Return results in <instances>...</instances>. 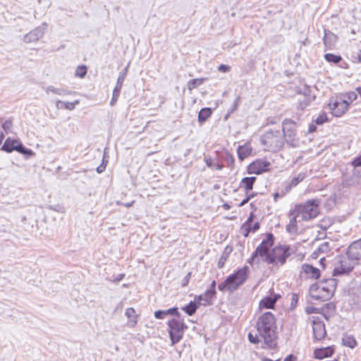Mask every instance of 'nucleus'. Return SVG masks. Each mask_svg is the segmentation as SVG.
<instances>
[{"instance_id":"1","label":"nucleus","mask_w":361,"mask_h":361,"mask_svg":"<svg viewBox=\"0 0 361 361\" xmlns=\"http://www.w3.org/2000/svg\"><path fill=\"white\" fill-rule=\"evenodd\" d=\"M274 236L271 233L267 235L266 238L263 239L262 243L257 247L255 252H252L251 257L247 260L250 264L253 263L259 264L258 259L260 257L262 261L268 264L279 263L283 265L286 263L287 258L290 255V247L287 245H279L274 247L271 251L270 248L274 245Z\"/></svg>"},{"instance_id":"2","label":"nucleus","mask_w":361,"mask_h":361,"mask_svg":"<svg viewBox=\"0 0 361 361\" xmlns=\"http://www.w3.org/2000/svg\"><path fill=\"white\" fill-rule=\"evenodd\" d=\"M257 330L259 338L267 347L273 348L276 345V326L275 318L271 312H267L258 318Z\"/></svg>"},{"instance_id":"3","label":"nucleus","mask_w":361,"mask_h":361,"mask_svg":"<svg viewBox=\"0 0 361 361\" xmlns=\"http://www.w3.org/2000/svg\"><path fill=\"white\" fill-rule=\"evenodd\" d=\"M336 286V282L334 279L315 283L310 288V297L317 300L326 301L334 295Z\"/></svg>"},{"instance_id":"4","label":"nucleus","mask_w":361,"mask_h":361,"mask_svg":"<svg viewBox=\"0 0 361 361\" xmlns=\"http://www.w3.org/2000/svg\"><path fill=\"white\" fill-rule=\"evenodd\" d=\"M260 142L264 150L276 152L284 145L283 135L279 130H267L260 137Z\"/></svg>"},{"instance_id":"5","label":"nucleus","mask_w":361,"mask_h":361,"mask_svg":"<svg viewBox=\"0 0 361 361\" xmlns=\"http://www.w3.org/2000/svg\"><path fill=\"white\" fill-rule=\"evenodd\" d=\"M318 199L308 200L303 204H297L293 209L295 214H298L302 221H309L317 216L319 212V204Z\"/></svg>"},{"instance_id":"6","label":"nucleus","mask_w":361,"mask_h":361,"mask_svg":"<svg viewBox=\"0 0 361 361\" xmlns=\"http://www.w3.org/2000/svg\"><path fill=\"white\" fill-rule=\"evenodd\" d=\"M168 326L171 345H173L182 339L184 331L187 326L183 320L177 319L169 320L168 322Z\"/></svg>"},{"instance_id":"7","label":"nucleus","mask_w":361,"mask_h":361,"mask_svg":"<svg viewBox=\"0 0 361 361\" xmlns=\"http://www.w3.org/2000/svg\"><path fill=\"white\" fill-rule=\"evenodd\" d=\"M282 135H283V140L286 142L287 145L292 147H295L298 145V140L295 139V123L290 119H285L282 123Z\"/></svg>"},{"instance_id":"8","label":"nucleus","mask_w":361,"mask_h":361,"mask_svg":"<svg viewBox=\"0 0 361 361\" xmlns=\"http://www.w3.org/2000/svg\"><path fill=\"white\" fill-rule=\"evenodd\" d=\"M1 149L8 153L16 151L27 156H32L35 154L32 149L25 148L19 140L13 139L10 137L5 140Z\"/></svg>"},{"instance_id":"9","label":"nucleus","mask_w":361,"mask_h":361,"mask_svg":"<svg viewBox=\"0 0 361 361\" xmlns=\"http://www.w3.org/2000/svg\"><path fill=\"white\" fill-rule=\"evenodd\" d=\"M247 267H244L227 277V290L233 291L242 285L247 279Z\"/></svg>"},{"instance_id":"10","label":"nucleus","mask_w":361,"mask_h":361,"mask_svg":"<svg viewBox=\"0 0 361 361\" xmlns=\"http://www.w3.org/2000/svg\"><path fill=\"white\" fill-rule=\"evenodd\" d=\"M328 105L331 114L336 117H340L348 110L349 103L344 99L334 100L331 98Z\"/></svg>"},{"instance_id":"11","label":"nucleus","mask_w":361,"mask_h":361,"mask_svg":"<svg viewBox=\"0 0 361 361\" xmlns=\"http://www.w3.org/2000/svg\"><path fill=\"white\" fill-rule=\"evenodd\" d=\"M349 257H342L336 263L334 271V276H338L350 272L353 267L349 263Z\"/></svg>"},{"instance_id":"12","label":"nucleus","mask_w":361,"mask_h":361,"mask_svg":"<svg viewBox=\"0 0 361 361\" xmlns=\"http://www.w3.org/2000/svg\"><path fill=\"white\" fill-rule=\"evenodd\" d=\"M270 164V162L265 159H257L249 165L248 173L260 174L263 172L268 171Z\"/></svg>"},{"instance_id":"13","label":"nucleus","mask_w":361,"mask_h":361,"mask_svg":"<svg viewBox=\"0 0 361 361\" xmlns=\"http://www.w3.org/2000/svg\"><path fill=\"white\" fill-rule=\"evenodd\" d=\"M347 255L349 258L358 260L361 258V239L353 242L348 247Z\"/></svg>"},{"instance_id":"14","label":"nucleus","mask_w":361,"mask_h":361,"mask_svg":"<svg viewBox=\"0 0 361 361\" xmlns=\"http://www.w3.org/2000/svg\"><path fill=\"white\" fill-rule=\"evenodd\" d=\"M312 329L314 337L317 341H320L324 338L326 334L325 325L322 322L313 321Z\"/></svg>"},{"instance_id":"15","label":"nucleus","mask_w":361,"mask_h":361,"mask_svg":"<svg viewBox=\"0 0 361 361\" xmlns=\"http://www.w3.org/2000/svg\"><path fill=\"white\" fill-rule=\"evenodd\" d=\"M338 37L329 30L324 29V44L326 49H334Z\"/></svg>"},{"instance_id":"16","label":"nucleus","mask_w":361,"mask_h":361,"mask_svg":"<svg viewBox=\"0 0 361 361\" xmlns=\"http://www.w3.org/2000/svg\"><path fill=\"white\" fill-rule=\"evenodd\" d=\"M303 272L307 275L308 277L314 279H317L320 276V271L319 269L313 267L309 264H304L302 266Z\"/></svg>"},{"instance_id":"17","label":"nucleus","mask_w":361,"mask_h":361,"mask_svg":"<svg viewBox=\"0 0 361 361\" xmlns=\"http://www.w3.org/2000/svg\"><path fill=\"white\" fill-rule=\"evenodd\" d=\"M125 315L128 318L127 325L131 328L135 327L137 324L138 315L134 308L128 307L125 311Z\"/></svg>"},{"instance_id":"18","label":"nucleus","mask_w":361,"mask_h":361,"mask_svg":"<svg viewBox=\"0 0 361 361\" xmlns=\"http://www.w3.org/2000/svg\"><path fill=\"white\" fill-rule=\"evenodd\" d=\"M289 216L291 217L288 225L286 226V231L290 233H295L298 231L297 218L300 217L298 214H295V210H290Z\"/></svg>"},{"instance_id":"19","label":"nucleus","mask_w":361,"mask_h":361,"mask_svg":"<svg viewBox=\"0 0 361 361\" xmlns=\"http://www.w3.org/2000/svg\"><path fill=\"white\" fill-rule=\"evenodd\" d=\"M215 285L216 283L214 281L211 284V288L207 290L204 295H200L197 298V300L200 302L202 300H205L207 303L209 304L210 300L214 297L216 294Z\"/></svg>"},{"instance_id":"20","label":"nucleus","mask_w":361,"mask_h":361,"mask_svg":"<svg viewBox=\"0 0 361 361\" xmlns=\"http://www.w3.org/2000/svg\"><path fill=\"white\" fill-rule=\"evenodd\" d=\"M334 350L331 347L317 348L314 350V356L317 359H323L333 355Z\"/></svg>"},{"instance_id":"21","label":"nucleus","mask_w":361,"mask_h":361,"mask_svg":"<svg viewBox=\"0 0 361 361\" xmlns=\"http://www.w3.org/2000/svg\"><path fill=\"white\" fill-rule=\"evenodd\" d=\"M252 214L250 215V216L247 219L245 224V233L244 234V236L247 237L249 235L250 232H255L259 228V223L258 221L255 222L253 224H252Z\"/></svg>"},{"instance_id":"22","label":"nucleus","mask_w":361,"mask_h":361,"mask_svg":"<svg viewBox=\"0 0 361 361\" xmlns=\"http://www.w3.org/2000/svg\"><path fill=\"white\" fill-rule=\"evenodd\" d=\"M306 177V173H300L293 177L288 185H286L285 189L288 192L293 187H295L299 183L302 181Z\"/></svg>"},{"instance_id":"23","label":"nucleus","mask_w":361,"mask_h":361,"mask_svg":"<svg viewBox=\"0 0 361 361\" xmlns=\"http://www.w3.org/2000/svg\"><path fill=\"white\" fill-rule=\"evenodd\" d=\"M80 103L79 100H75L73 102L58 101L56 102V107L59 109H67L72 111L75 109V106Z\"/></svg>"},{"instance_id":"24","label":"nucleus","mask_w":361,"mask_h":361,"mask_svg":"<svg viewBox=\"0 0 361 361\" xmlns=\"http://www.w3.org/2000/svg\"><path fill=\"white\" fill-rule=\"evenodd\" d=\"M330 250V244L329 242L322 243L312 254V257L317 259L320 253H326Z\"/></svg>"},{"instance_id":"25","label":"nucleus","mask_w":361,"mask_h":361,"mask_svg":"<svg viewBox=\"0 0 361 361\" xmlns=\"http://www.w3.org/2000/svg\"><path fill=\"white\" fill-rule=\"evenodd\" d=\"M342 343L343 345L354 348L357 345V341L353 336L345 334L342 338Z\"/></svg>"},{"instance_id":"26","label":"nucleus","mask_w":361,"mask_h":361,"mask_svg":"<svg viewBox=\"0 0 361 361\" xmlns=\"http://www.w3.org/2000/svg\"><path fill=\"white\" fill-rule=\"evenodd\" d=\"M206 80L207 78H195L190 80L187 83L188 90L192 91L194 89L197 88L201 85H202Z\"/></svg>"},{"instance_id":"27","label":"nucleus","mask_w":361,"mask_h":361,"mask_svg":"<svg viewBox=\"0 0 361 361\" xmlns=\"http://www.w3.org/2000/svg\"><path fill=\"white\" fill-rule=\"evenodd\" d=\"M212 110L211 108H203L198 114V121L200 123L205 122L211 116Z\"/></svg>"},{"instance_id":"28","label":"nucleus","mask_w":361,"mask_h":361,"mask_svg":"<svg viewBox=\"0 0 361 361\" xmlns=\"http://www.w3.org/2000/svg\"><path fill=\"white\" fill-rule=\"evenodd\" d=\"M256 180V177H245L243 178L241 181V188H243L244 190L247 192V190H250L252 189L253 184Z\"/></svg>"},{"instance_id":"29","label":"nucleus","mask_w":361,"mask_h":361,"mask_svg":"<svg viewBox=\"0 0 361 361\" xmlns=\"http://www.w3.org/2000/svg\"><path fill=\"white\" fill-rule=\"evenodd\" d=\"M276 302V297H275V298L267 297L260 301L259 306L261 307L271 309V308L274 307Z\"/></svg>"},{"instance_id":"30","label":"nucleus","mask_w":361,"mask_h":361,"mask_svg":"<svg viewBox=\"0 0 361 361\" xmlns=\"http://www.w3.org/2000/svg\"><path fill=\"white\" fill-rule=\"evenodd\" d=\"M252 152V149L248 147L238 146V154L240 160H243L245 157L249 156Z\"/></svg>"},{"instance_id":"31","label":"nucleus","mask_w":361,"mask_h":361,"mask_svg":"<svg viewBox=\"0 0 361 361\" xmlns=\"http://www.w3.org/2000/svg\"><path fill=\"white\" fill-rule=\"evenodd\" d=\"M197 305L195 302L191 301L188 305L183 307L182 310L188 315L191 316L194 314L196 312V310L197 308Z\"/></svg>"},{"instance_id":"32","label":"nucleus","mask_w":361,"mask_h":361,"mask_svg":"<svg viewBox=\"0 0 361 361\" xmlns=\"http://www.w3.org/2000/svg\"><path fill=\"white\" fill-rule=\"evenodd\" d=\"M312 98L307 96V92H305V98L303 100L300 101L298 106L297 109L300 111H303L311 102Z\"/></svg>"},{"instance_id":"33","label":"nucleus","mask_w":361,"mask_h":361,"mask_svg":"<svg viewBox=\"0 0 361 361\" xmlns=\"http://www.w3.org/2000/svg\"><path fill=\"white\" fill-rule=\"evenodd\" d=\"M324 59L328 62L333 63H335V64H337L340 61H342V58H341V56L336 55V54H329H329H326L324 55Z\"/></svg>"},{"instance_id":"34","label":"nucleus","mask_w":361,"mask_h":361,"mask_svg":"<svg viewBox=\"0 0 361 361\" xmlns=\"http://www.w3.org/2000/svg\"><path fill=\"white\" fill-rule=\"evenodd\" d=\"M87 72V68L85 65L78 66L75 71V75L80 78H83Z\"/></svg>"},{"instance_id":"35","label":"nucleus","mask_w":361,"mask_h":361,"mask_svg":"<svg viewBox=\"0 0 361 361\" xmlns=\"http://www.w3.org/2000/svg\"><path fill=\"white\" fill-rule=\"evenodd\" d=\"M328 118H327V116L326 115V114H322L321 115H319L315 120H314V122L316 123V124L317 125H322L323 123H324L326 121H327Z\"/></svg>"},{"instance_id":"36","label":"nucleus","mask_w":361,"mask_h":361,"mask_svg":"<svg viewBox=\"0 0 361 361\" xmlns=\"http://www.w3.org/2000/svg\"><path fill=\"white\" fill-rule=\"evenodd\" d=\"M13 122L11 120H7L2 123L3 129L7 133L11 130Z\"/></svg>"},{"instance_id":"37","label":"nucleus","mask_w":361,"mask_h":361,"mask_svg":"<svg viewBox=\"0 0 361 361\" xmlns=\"http://www.w3.org/2000/svg\"><path fill=\"white\" fill-rule=\"evenodd\" d=\"M248 340L252 343H258L260 341V338L257 334H252L251 332L248 334Z\"/></svg>"},{"instance_id":"38","label":"nucleus","mask_w":361,"mask_h":361,"mask_svg":"<svg viewBox=\"0 0 361 361\" xmlns=\"http://www.w3.org/2000/svg\"><path fill=\"white\" fill-rule=\"evenodd\" d=\"M239 99H240V97H237L235 100L233 101V103L232 104V107L231 108V109L228 111V112H227V117L228 116L229 114H231L233 113L238 107V102H239Z\"/></svg>"},{"instance_id":"39","label":"nucleus","mask_w":361,"mask_h":361,"mask_svg":"<svg viewBox=\"0 0 361 361\" xmlns=\"http://www.w3.org/2000/svg\"><path fill=\"white\" fill-rule=\"evenodd\" d=\"M121 87H122V84L121 83L120 85L117 84L116 87L114 88V92H113V96H114V97H116L115 100L118 99L119 94H120Z\"/></svg>"},{"instance_id":"40","label":"nucleus","mask_w":361,"mask_h":361,"mask_svg":"<svg viewBox=\"0 0 361 361\" xmlns=\"http://www.w3.org/2000/svg\"><path fill=\"white\" fill-rule=\"evenodd\" d=\"M165 312V314L166 315L167 314H176V315H178L179 313L178 312V308L177 307H173V308H170L167 310H164Z\"/></svg>"},{"instance_id":"41","label":"nucleus","mask_w":361,"mask_h":361,"mask_svg":"<svg viewBox=\"0 0 361 361\" xmlns=\"http://www.w3.org/2000/svg\"><path fill=\"white\" fill-rule=\"evenodd\" d=\"M166 316L164 310H158L154 312L157 319H163Z\"/></svg>"},{"instance_id":"42","label":"nucleus","mask_w":361,"mask_h":361,"mask_svg":"<svg viewBox=\"0 0 361 361\" xmlns=\"http://www.w3.org/2000/svg\"><path fill=\"white\" fill-rule=\"evenodd\" d=\"M355 167L361 166V155L355 158L352 162Z\"/></svg>"},{"instance_id":"43","label":"nucleus","mask_w":361,"mask_h":361,"mask_svg":"<svg viewBox=\"0 0 361 361\" xmlns=\"http://www.w3.org/2000/svg\"><path fill=\"white\" fill-rule=\"evenodd\" d=\"M298 301V295L294 293L292 295V300H291V305L295 306L297 302Z\"/></svg>"},{"instance_id":"44","label":"nucleus","mask_w":361,"mask_h":361,"mask_svg":"<svg viewBox=\"0 0 361 361\" xmlns=\"http://www.w3.org/2000/svg\"><path fill=\"white\" fill-rule=\"evenodd\" d=\"M347 96H348V99L350 101V102H353L354 101L355 99H356L357 98V94L353 92H349L347 94Z\"/></svg>"},{"instance_id":"45","label":"nucleus","mask_w":361,"mask_h":361,"mask_svg":"<svg viewBox=\"0 0 361 361\" xmlns=\"http://www.w3.org/2000/svg\"><path fill=\"white\" fill-rule=\"evenodd\" d=\"M317 130V126L314 123H310L308 128V133H312Z\"/></svg>"},{"instance_id":"46","label":"nucleus","mask_w":361,"mask_h":361,"mask_svg":"<svg viewBox=\"0 0 361 361\" xmlns=\"http://www.w3.org/2000/svg\"><path fill=\"white\" fill-rule=\"evenodd\" d=\"M251 196L249 195V196H247L245 198H244L241 202H240V206H243L245 204H246L250 199Z\"/></svg>"},{"instance_id":"47","label":"nucleus","mask_w":361,"mask_h":361,"mask_svg":"<svg viewBox=\"0 0 361 361\" xmlns=\"http://www.w3.org/2000/svg\"><path fill=\"white\" fill-rule=\"evenodd\" d=\"M295 357L293 355H290L284 359V361H295Z\"/></svg>"},{"instance_id":"48","label":"nucleus","mask_w":361,"mask_h":361,"mask_svg":"<svg viewBox=\"0 0 361 361\" xmlns=\"http://www.w3.org/2000/svg\"><path fill=\"white\" fill-rule=\"evenodd\" d=\"M357 61L358 62L361 63V49L359 51L357 54Z\"/></svg>"},{"instance_id":"49","label":"nucleus","mask_w":361,"mask_h":361,"mask_svg":"<svg viewBox=\"0 0 361 361\" xmlns=\"http://www.w3.org/2000/svg\"><path fill=\"white\" fill-rule=\"evenodd\" d=\"M4 139V135L3 133H0V144L2 143Z\"/></svg>"},{"instance_id":"50","label":"nucleus","mask_w":361,"mask_h":361,"mask_svg":"<svg viewBox=\"0 0 361 361\" xmlns=\"http://www.w3.org/2000/svg\"><path fill=\"white\" fill-rule=\"evenodd\" d=\"M219 69L223 71H226V66L225 65H221L219 67Z\"/></svg>"},{"instance_id":"51","label":"nucleus","mask_w":361,"mask_h":361,"mask_svg":"<svg viewBox=\"0 0 361 361\" xmlns=\"http://www.w3.org/2000/svg\"><path fill=\"white\" fill-rule=\"evenodd\" d=\"M229 158H231V161H233V157H232L231 156H230V155L228 154V153L227 152V158H226L227 163H228V161H229Z\"/></svg>"},{"instance_id":"52","label":"nucleus","mask_w":361,"mask_h":361,"mask_svg":"<svg viewBox=\"0 0 361 361\" xmlns=\"http://www.w3.org/2000/svg\"><path fill=\"white\" fill-rule=\"evenodd\" d=\"M356 91L358 92L360 96L361 97V87H358L356 88Z\"/></svg>"},{"instance_id":"53","label":"nucleus","mask_w":361,"mask_h":361,"mask_svg":"<svg viewBox=\"0 0 361 361\" xmlns=\"http://www.w3.org/2000/svg\"><path fill=\"white\" fill-rule=\"evenodd\" d=\"M116 97H112L111 99V104L113 105L117 100H115Z\"/></svg>"},{"instance_id":"54","label":"nucleus","mask_w":361,"mask_h":361,"mask_svg":"<svg viewBox=\"0 0 361 361\" xmlns=\"http://www.w3.org/2000/svg\"><path fill=\"white\" fill-rule=\"evenodd\" d=\"M279 197V193H275L274 194V200L276 201L277 200V198Z\"/></svg>"},{"instance_id":"55","label":"nucleus","mask_w":361,"mask_h":361,"mask_svg":"<svg viewBox=\"0 0 361 361\" xmlns=\"http://www.w3.org/2000/svg\"><path fill=\"white\" fill-rule=\"evenodd\" d=\"M307 312L308 314L313 313L314 312V308H312L311 310H307Z\"/></svg>"},{"instance_id":"56","label":"nucleus","mask_w":361,"mask_h":361,"mask_svg":"<svg viewBox=\"0 0 361 361\" xmlns=\"http://www.w3.org/2000/svg\"><path fill=\"white\" fill-rule=\"evenodd\" d=\"M325 260V258L324 257H322L320 259H319V262L320 264H323V262Z\"/></svg>"},{"instance_id":"57","label":"nucleus","mask_w":361,"mask_h":361,"mask_svg":"<svg viewBox=\"0 0 361 361\" xmlns=\"http://www.w3.org/2000/svg\"><path fill=\"white\" fill-rule=\"evenodd\" d=\"M97 171H98L99 173H101V172H102V171H103V170L102 169V168L98 167V168H97Z\"/></svg>"},{"instance_id":"58","label":"nucleus","mask_w":361,"mask_h":361,"mask_svg":"<svg viewBox=\"0 0 361 361\" xmlns=\"http://www.w3.org/2000/svg\"><path fill=\"white\" fill-rule=\"evenodd\" d=\"M97 171H98L99 173H101V172H102V171H103V170L102 169V168L98 167V168H97Z\"/></svg>"},{"instance_id":"59","label":"nucleus","mask_w":361,"mask_h":361,"mask_svg":"<svg viewBox=\"0 0 361 361\" xmlns=\"http://www.w3.org/2000/svg\"><path fill=\"white\" fill-rule=\"evenodd\" d=\"M122 82H123V80H120V78H118V82H117V84L120 85L121 83L122 84Z\"/></svg>"},{"instance_id":"60","label":"nucleus","mask_w":361,"mask_h":361,"mask_svg":"<svg viewBox=\"0 0 361 361\" xmlns=\"http://www.w3.org/2000/svg\"><path fill=\"white\" fill-rule=\"evenodd\" d=\"M223 285H224V283H221V284L219 285V288H221V286H222Z\"/></svg>"},{"instance_id":"61","label":"nucleus","mask_w":361,"mask_h":361,"mask_svg":"<svg viewBox=\"0 0 361 361\" xmlns=\"http://www.w3.org/2000/svg\"><path fill=\"white\" fill-rule=\"evenodd\" d=\"M190 274H190V272H189V273L188 274L187 276L189 278V277L190 276Z\"/></svg>"},{"instance_id":"62","label":"nucleus","mask_w":361,"mask_h":361,"mask_svg":"<svg viewBox=\"0 0 361 361\" xmlns=\"http://www.w3.org/2000/svg\"><path fill=\"white\" fill-rule=\"evenodd\" d=\"M229 68H230V67L228 66H227V67H226L227 72L229 71Z\"/></svg>"},{"instance_id":"63","label":"nucleus","mask_w":361,"mask_h":361,"mask_svg":"<svg viewBox=\"0 0 361 361\" xmlns=\"http://www.w3.org/2000/svg\"><path fill=\"white\" fill-rule=\"evenodd\" d=\"M226 208H227V209H228L230 208V206L228 204H227Z\"/></svg>"}]
</instances>
